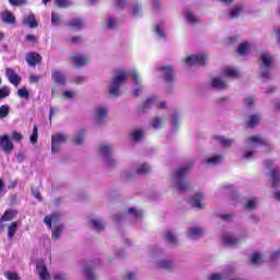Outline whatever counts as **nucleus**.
Listing matches in <instances>:
<instances>
[{"mask_svg": "<svg viewBox=\"0 0 280 280\" xmlns=\"http://www.w3.org/2000/svg\"><path fill=\"white\" fill-rule=\"evenodd\" d=\"M61 20H60V15H58V13H51V25H60Z\"/></svg>", "mask_w": 280, "mask_h": 280, "instance_id": "864d4df0", "label": "nucleus"}, {"mask_svg": "<svg viewBox=\"0 0 280 280\" xmlns=\"http://www.w3.org/2000/svg\"><path fill=\"white\" fill-rule=\"evenodd\" d=\"M261 145H266V140H264V138L260 136H253L247 138L246 147L250 148L252 150L245 151L243 153V159L250 161V159L255 156V150H257V148H261Z\"/></svg>", "mask_w": 280, "mask_h": 280, "instance_id": "7ed1b4c3", "label": "nucleus"}, {"mask_svg": "<svg viewBox=\"0 0 280 280\" xmlns=\"http://www.w3.org/2000/svg\"><path fill=\"white\" fill-rule=\"evenodd\" d=\"M56 4L59 8H69V5H72L73 2L71 0H56Z\"/></svg>", "mask_w": 280, "mask_h": 280, "instance_id": "09e8293b", "label": "nucleus"}, {"mask_svg": "<svg viewBox=\"0 0 280 280\" xmlns=\"http://www.w3.org/2000/svg\"><path fill=\"white\" fill-rule=\"evenodd\" d=\"M22 23H23V25H28V27H31V30L38 27V22H36V16L34 15V13H31V14L24 16Z\"/></svg>", "mask_w": 280, "mask_h": 280, "instance_id": "b1692460", "label": "nucleus"}, {"mask_svg": "<svg viewBox=\"0 0 280 280\" xmlns=\"http://www.w3.org/2000/svg\"><path fill=\"white\" fill-rule=\"evenodd\" d=\"M85 275L88 280H95V275H93V270L91 268L85 269Z\"/></svg>", "mask_w": 280, "mask_h": 280, "instance_id": "680f3d73", "label": "nucleus"}, {"mask_svg": "<svg viewBox=\"0 0 280 280\" xmlns=\"http://www.w3.org/2000/svg\"><path fill=\"white\" fill-rule=\"evenodd\" d=\"M51 78H52V81L56 84H59L60 86H65V84H67V75L65 74V72H62V70H58V69L52 70Z\"/></svg>", "mask_w": 280, "mask_h": 280, "instance_id": "ddd939ff", "label": "nucleus"}, {"mask_svg": "<svg viewBox=\"0 0 280 280\" xmlns=\"http://www.w3.org/2000/svg\"><path fill=\"white\" fill-rule=\"evenodd\" d=\"M10 115V106L1 105L0 106V119H5Z\"/></svg>", "mask_w": 280, "mask_h": 280, "instance_id": "ea45409f", "label": "nucleus"}, {"mask_svg": "<svg viewBox=\"0 0 280 280\" xmlns=\"http://www.w3.org/2000/svg\"><path fill=\"white\" fill-rule=\"evenodd\" d=\"M215 140L221 143L224 148H229L233 143V140L225 138L224 136H217Z\"/></svg>", "mask_w": 280, "mask_h": 280, "instance_id": "c9c22d12", "label": "nucleus"}, {"mask_svg": "<svg viewBox=\"0 0 280 280\" xmlns=\"http://www.w3.org/2000/svg\"><path fill=\"white\" fill-rule=\"evenodd\" d=\"M155 261L158 264V267L159 268H163L164 270H170V268H172V266H173L172 260H159V259H155Z\"/></svg>", "mask_w": 280, "mask_h": 280, "instance_id": "e433bc0d", "label": "nucleus"}, {"mask_svg": "<svg viewBox=\"0 0 280 280\" xmlns=\"http://www.w3.org/2000/svg\"><path fill=\"white\" fill-rule=\"evenodd\" d=\"M75 145H81V143H84V130H81L77 137L74 138Z\"/></svg>", "mask_w": 280, "mask_h": 280, "instance_id": "49530a36", "label": "nucleus"}, {"mask_svg": "<svg viewBox=\"0 0 280 280\" xmlns=\"http://www.w3.org/2000/svg\"><path fill=\"white\" fill-rule=\"evenodd\" d=\"M40 80V77L33 74L30 77V82L31 84H36V82H38Z\"/></svg>", "mask_w": 280, "mask_h": 280, "instance_id": "774afa93", "label": "nucleus"}, {"mask_svg": "<svg viewBox=\"0 0 280 280\" xmlns=\"http://www.w3.org/2000/svg\"><path fill=\"white\" fill-rule=\"evenodd\" d=\"M18 96L21 97L22 100H30V92L27 91L26 88H22L18 90Z\"/></svg>", "mask_w": 280, "mask_h": 280, "instance_id": "c03bdc74", "label": "nucleus"}, {"mask_svg": "<svg viewBox=\"0 0 280 280\" xmlns=\"http://www.w3.org/2000/svg\"><path fill=\"white\" fill-rule=\"evenodd\" d=\"M59 220H60V215H58L57 213L47 215L44 219V222L48 229H51L52 224L55 226L51 234L52 240H60V235H62V231H65V225H62L61 223H58Z\"/></svg>", "mask_w": 280, "mask_h": 280, "instance_id": "20e7f679", "label": "nucleus"}, {"mask_svg": "<svg viewBox=\"0 0 280 280\" xmlns=\"http://www.w3.org/2000/svg\"><path fill=\"white\" fill-rule=\"evenodd\" d=\"M222 242L225 246H237L240 244V238L234 237L231 233H224L222 235Z\"/></svg>", "mask_w": 280, "mask_h": 280, "instance_id": "4468645a", "label": "nucleus"}, {"mask_svg": "<svg viewBox=\"0 0 280 280\" xmlns=\"http://www.w3.org/2000/svg\"><path fill=\"white\" fill-rule=\"evenodd\" d=\"M150 172H151V167L145 163L137 164L135 166L136 174H150Z\"/></svg>", "mask_w": 280, "mask_h": 280, "instance_id": "c85d7f7f", "label": "nucleus"}, {"mask_svg": "<svg viewBox=\"0 0 280 280\" xmlns=\"http://www.w3.org/2000/svg\"><path fill=\"white\" fill-rule=\"evenodd\" d=\"M185 16L188 25H198L200 19L189 9H186Z\"/></svg>", "mask_w": 280, "mask_h": 280, "instance_id": "5701e85b", "label": "nucleus"}, {"mask_svg": "<svg viewBox=\"0 0 280 280\" xmlns=\"http://www.w3.org/2000/svg\"><path fill=\"white\" fill-rule=\"evenodd\" d=\"M117 26V20H115V18H113V16H109L108 19H107V27L109 28V30H113L114 27H116Z\"/></svg>", "mask_w": 280, "mask_h": 280, "instance_id": "4d7b16f0", "label": "nucleus"}, {"mask_svg": "<svg viewBox=\"0 0 280 280\" xmlns=\"http://www.w3.org/2000/svg\"><path fill=\"white\" fill-rule=\"evenodd\" d=\"M243 12H244V4H236L230 10L228 16L229 19H237V16H240Z\"/></svg>", "mask_w": 280, "mask_h": 280, "instance_id": "393cba45", "label": "nucleus"}, {"mask_svg": "<svg viewBox=\"0 0 280 280\" xmlns=\"http://www.w3.org/2000/svg\"><path fill=\"white\" fill-rule=\"evenodd\" d=\"M186 67H205L207 65V55L197 54L188 56L184 60Z\"/></svg>", "mask_w": 280, "mask_h": 280, "instance_id": "423d86ee", "label": "nucleus"}, {"mask_svg": "<svg viewBox=\"0 0 280 280\" xmlns=\"http://www.w3.org/2000/svg\"><path fill=\"white\" fill-rule=\"evenodd\" d=\"M266 261V258L260 253H255L252 255V264L254 266H259V264H264Z\"/></svg>", "mask_w": 280, "mask_h": 280, "instance_id": "72a5a7b5", "label": "nucleus"}, {"mask_svg": "<svg viewBox=\"0 0 280 280\" xmlns=\"http://www.w3.org/2000/svg\"><path fill=\"white\" fill-rule=\"evenodd\" d=\"M71 61L75 67H84V65H89L90 59L84 55H73Z\"/></svg>", "mask_w": 280, "mask_h": 280, "instance_id": "f3484780", "label": "nucleus"}, {"mask_svg": "<svg viewBox=\"0 0 280 280\" xmlns=\"http://www.w3.org/2000/svg\"><path fill=\"white\" fill-rule=\"evenodd\" d=\"M12 139H13V141H22L23 135L21 132L13 131L12 132Z\"/></svg>", "mask_w": 280, "mask_h": 280, "instance_id": "e2e57ef3", "label": "nucleus"}, {"mask_svg": "<svg viewBox=\"0 0 280 280\" xmlns=\"http://www.w3.org/2000/svg\"><path fill=\"white\" fill-rule=\"evenodd\" d=\"M155 33L158 34V36H160V38H165V32L163 31V24H158L155 26Z\"/></svg>", "mask_w": 280, "mask_h": 280, "instance_id": "5fc2aeb1", "label": "nucleus"}, {"mask_svg": "<svg viewBox=\"0 0 280 280\" xmlns=\"http://www.w3.org/2000/svg\"><path fill=\"white\" fill-rule=\"evenodd\" d=\"M203 199H205V194L198 192L196 196H194L190 199L191 207H195V209H202L205 206L200 201H202Z\"/></svg>", "mask_w": 280, "mask_h": 280, "instance_id": "412c9836", "label": "nucleus"}, {"mask_svg": "<svg viewBox=\"0 0 280 280\" xmlns=\"http://www.w3.org/2000/svg\"><path fill=\"white\" fill-rule=\"evenodd\" d=\"M223 78H240V71L232 67H226L222 71Z\"/></svg>", "mask_w": 280, "mask_h": 280, "instance_id": "a878e982", "label": "nucleus"}, {"mask_svg": "<svg viewBox=\"0 0 280 280\" xmlns=\"http://www.w3.org/2000/svg\"><path fill=\"white\" fill-rule=\"evenodd\" d=\"M5 74L9 78V82H11V84L14 86H19V84H21V77H19V74H16L12 68H8L5 70Z\"/></svg>", "mask_w": 280, "mask_h": 280, "instance_id": "dca6fc26", "label": "nucleus"}, {"mask_svg": "<svg viewBox=\"0 0 280 280\" xmlns=\"http://www.w3.org/2000/svg\"><path fill=\"white\" fill-rule=\"evenodd\" d=\"M10 96V88L3 86L0 89V100H4V97Z\"/></svg>", "mask_w": 280, "mask_h": 280, "instance_id": "8fccbe9b", "label": "nucleus"}, {"mask_svg": "<svg viewBox=\"0 0 280 280\" xmlns=\"http://www.w3.org/2000/svg\"><path fill=\"white\" fill-rule=\"evenodd\" d=\"M164 237L167 244H172V245L178 244V237L173 231H166L164 234Z\"/></svg>", "mask_w": 280, "mask_h": 280, "instance_id": "c756f323", "label": "nucleus"}, {"mask_svg": "<svg viewBox=\"0 0 280 280\" xmlns=\"http://www.w3.org/2000/svg\"><path fill=\"white\" fill-rule=\"evenodd\" d=\"M264 165H265V167H267V170H269V174L272 178V186L277 187V183H279V180H280L279 168H277V166H275V163L272 162V160L265 161Z\"/></svg>", "mask_w": 280, "mask_h": 280, "instance_id": "1a4fd4ad", "label": "nucleus"}, {"mask_svg": "<svg viewBox=\"0 0 280 280\" xmlns=\"http://www.w3.org/2000/svg\"><path fill=\"white\" fill-rule=\"evenodd\" d=\"M143 137V131L141 130H135L132 133H131V139L133 141H140V139Z\"/></svg>", "mask_w": 280, "mask_h": 280, "instance_id": "3c124183", "label": "nucleus"}, {"mask_svg": "<svg viewBox=\"0 0 280 280\" xmlns=\"http://www.w3.org/2000/svg\"><path fill=\"white\" fill-rule=\"evenodd\" d=\"M155 102H156V96H151L147 98L144 103V108H150V106H152V104H154Z\"/></svg>", "mask_w": 280, "mask_h": 280, "instance_id": "bf43d9fd", "label": "nucleus"}, {"mask_svg": "<svg viewBox=\"0 0 280 280\" xmlns=\"http://www.w3.org/2000/svg\"><path fill=\"white\" fill-rule=\"evenodd\" d=\"M222 155H213L209 159L202 160L201 163L202 165H220V162L223 161Z\"/></svg>", "mask_w": 280, "mask_h": 280, "instance_id": "bb28decb", "label": "nucleus"}, {"mask_svg": "<svg viewBox=\"0 0 280 280\" xmlns=\"http://www.w3.org/2000/svg\"><path fill=\"white\" fill-rule=\"evenodd\" d=\"M11 5H25L27 3V0H9Z\"/></svg>", "mask_w": 280, "mask_h": 280, "instance_id": "0e129e2a", "label": "nucleus"}, {"mask_svg": "<svg viewBox=\"0 0 280 280\" xmlns=\"http://www.w3.org/2000/svg\"><path fill=\"white\" fill-rule=\"evenodd\" d=\"M4 276H5V279L8 280H21V277H19V273L14 271H7Z\"/></svg>", "mask_w": 280, "mask_h": 280, "instance_id": "a18cd8bd", "label": "nucleus"}, {"mask_svg": "<svg viewBox=\"0 0 280 280\" xmlns=\"http://www.w3.org/2000/svg\"><path fill=\"white\" fill-rule=\"evenodd\" d=\"M139 12H141V8H139V4H136L132 8L131 14H132V16H139Z\"/></svg>", "mask_w": 280, "mask_h": 280, "instance_id": "338daca9", "label": "nucleus"}, {"mask_svg": "<svg viewBox=\"0 0 280 280\" xmlns=\"http://www.w3.org/2000/svg\"><path fill=\"white\" fill-rule=\"evenodd\" d=\"M233 272H235V268H228L226 272H223V273H211L208 277V280H225V279H229V277L231 275H233Z\"/></svg>", "mask_w": 280, "mask_h": 280, "instance_id": "2eb2a0df", "label": "nucleus"}, {"mask_svg": "<svg viewBox=\"0 0 280 280\" xmlns=\"http://www.w3.org/2000/svg\"><path fill=\"white\" fill-rule=\"evenodd\" d=\"M166 82H172L174 80V68L172 66H165L159 69Z\"/></svg>", "mask_w": 280, "mask_h": 280, "instance_id": "a211bd4d", "label": "nucleus"}, {"mask_svg": "<svg viewBox=\"0 0 280 280\" xmlns=\"http://www.w3.org/2000/svg\"><path fill=\"white\" fill-rule=\"evenodd\" d=\"M77 95L78 94L74 91L67 90L63 92V97H66V100H75Z\"/></svg>", "mask_w": 280, "mask_h": 280, "instance_id": "603ef678", "label": "nucleus"}, {"mask_svg": "<svg viewBox=\"0 0 280 280\" xmlns=\"http://www.w3.org/2000/svg\"><path fill=\"white\" fill-rule=\"evenodd\" d=\"M130 75L137 86L141 84V80L139 79V72L137 70H131Z\"/></svg>", "mask_w": 280, "mask_h": 280, "instance_id": "de8ad7c7", "label": "nucleus"}, {"mask_svg": "<svg viewBox=\"0 0 280 280\" xmlns=\"http://www.w3.org/2000/svg\"><path fill=\"white\" fill-rule=\"evenodd\" d=\"M100 153L102 154V156H104L107 165H110V163H113V145L108 143L101 144Z\"/></svg>", "mask_w": 280, "mask_h": 280, "instance_id": "9b49d317", "label": "nucleus"}, {"mask_svg": "<svg viewBox=\"0 0 280 280\" xmlns=\"http://www.w3.org/2000/svg\"><path fill=\"white\" fill-rule=\"evenodd\" d=\"M253 47V44L248 43V42H245L243 44H241L238 46V49H237V52L241 55V56H246V54H248V51H250V48Z\"/></svg>", "mask_w": 280, "mask_h": 280, "instance_id": "2f4dec72", "label": "nucleus"}, {"mask_svg": "<svg viewBox=\"0 0 280 280\" xmlns=\"http://www.w3.org/2000/svg\"><path fill=\"white\" fill-rule=\"evenodd\" d=\"M129 214L136 218L137 220H141V218H143V212L135 208L129 209Z\"/></svg>", "mask_w": 280, "mask_h": 280, "instance_id": "79ce46f5", "label": "nucleus"}, {"mask_svg": "<svg viewBox=\"0 0 280 280\" xmlns=\"http://www.w3.org/2000/svg\"><path fill=\"white\" fill-rule=\"evenodd\" d=\"M30 141L33 144L38 142V126L36 125L33 127V133L30 137Z\"/></svg>", "mask_w": 280, "mask_h": 280, "instance_id": "37998d69", "label": "nucleus"}, {"mask_svg": "<svg viewBox=\"0 0 280 280\" xmlns=\"http://www.w3.org/2000/svg\"><path fill=\"white\" fill-rule=\"evenodd\" d=\"M107 118H108V107L100 105L94 108L93 119L96 126H102V124H105Z\"/></svg>", "mask_w": 280, "mask_h": 280, "instance_id": "0eeeda50", "label": "nucleus"}, {"mask_svg": "<svg viewBox=\"0 0 280 280\" xmlns=\"http://www.w3.org/2000/svg\"><path fill=\"white\" fill-rule=\"evenodd\" d=\"M212 86L213 89H218L222 91V89H226V81L223 78H214L212 79Z\"/></svg>", "mask_w": 280, "mask_h": 280, "instance_id": "cd10ccee", "label": "nucleus"}, {"mask_svg": "<svg viewBox=\"0 0 280 280\" xmlns=\"http://www.w3.org/2000/svg\"><path fill=\"white\" fill-rule=\"evenodd\" d=\"M259 60L262 65L260 72L261 78H270V67H272V62H275V57H272L268 51H262Z\"/></svg>", "mask_w": 280, "mask_h": 280, "instance_id": "39448f33", "label": "nucleus"}, {"mask_svg": "<svg viewBox=\"0 0 280 280\" xmlns=\"http://www.w3.org/2000/svg\"><path fill=\"white\" fill-rule=\"evenodd\" d=\"M194 167V162L186 163L185 166L176 170L171 177V187L172 189H176V191L183 192L190 189L189 182L185 179V176L189 170Z\"/></svg>", "mask_w": 280, "mask_h": 280, "instance_id": "f257e3e1", "label": "nucleus"}, {"mask_svg": "<svg viewBox=\"0 0 280 280\" xmlns=\"http://www.w3.org/2000/svg\"><path fill=\"white\" fill-rule=\"evenodd\" d=\"M68 25L70 27H73V30H82V27H84V24L82 23V20L80 19H74V20H71Z\"/></svg>", "mask_w": 280, "mask_h": 280, "instance_id": "4c0bfd02", "label": "nucleus"}, {"mask_svg": "<svg viewBox=\"0 0 280 280\" xmlns=\"http://www.w3.org/2000/svg\"><path fill=\"white\" fill-rule=\"evenodd\" d=\"M90 224L92 225V229H94V231L104 230V221H102V219H92L90 221Z\"/></svg>", "mask_w": 280, "mask_h": 280, "instance_id": "473e14b6", "label": "nucleus"}, {"mask_svg": "<svg viewBox=\"0 0 280 280\" xmlns=\"http://www.w3.org/2000/svg\"><path fill=\"white\" fill-rule=\"evenodd\" d=\"M203 234L205 230L199 226L190 228L187 233L189 240H198V237H202Z\"/></svg>", "mask_w": 280, "mask_h": 280, "instance_id": "6ab92c4d", "label": "nucleus"}, {"mask_svg": "<svg viewBox=\"0 0 280 280\" xmlns=\"http://www.w3.org/2000/svg\"><path fill=\"white\" fill-rule=\"evenodd\" d=\"M40 60H43V57H40V55L36 52H31L26 55V62L27 65H30V67H36V65H38Z\"/></svg>", "mask_w": 280, "mask_h": 280, "instance_id": "4be33fe9", "label": "nucleus"}, {"mask_svg": "<svg viewBox=\"0 0 280 280\" xmlns=\"http://www.w3.org/2000/svg\"><path fill=\"white\" fill-rule=\"evenodd\" d=\"M259 124V115H252L247 121L248 128H255Z\"/></svg>", "mask_w": 280, "mask_h": 280, "instance_id": "58836bf2", "label": "nucleus"}, {"mask_svg": "<svg viewBox=\"0 0 280 280\" xmlns=\"http://www.w3.org/2000/svg\"><path fill=\"white\" fill-rule=\"evenodd\" d=\"M161 126H163V118L161 117L155 118L152 122V128H155V130H159Z\"/></svg>", "mask_w": 280, "mask_h": 280, "instance_id": "6e6d98bb", "label": "nucleus"}, {"mask_svg": "<svg viewBox=\"0 0 280 280\" xmlns=\"http://www.w3.org/2000/svg\"><path fill=\"white\" fill-rule=\"evenodd\" d=\"M36 271L40 280H51V275L47 271V266L43 260L36 262Z\"/></svg>", "mask_w": 280, "mask_h": 280, "instance_id": "f8f14e48", "label": "nucleus"}, {"mask_svg": "<svg viewBox=\"0 0 280 280\" xmlns=\"http://www.w3.org/2000/svg\"><path fill=\"white\" fill-rule=\"evenodd\" d=\"M84 39H82V37L78 36V37H72L70 39L72 45H80V43H83Z\"/></svg>", "mask_w": 280, "mask_h": 280, "instance_id": "69168bd1", "label": "nucleus"}, {"mask_svg": "<svg viewBox=\"0 0 280 280\" xmlns=\"http://www.w3.org/2000/svg\"><path fill=\"white\" fill-rule=\"evenodd\" d=\"M62 143H67V135L55 133L51 136V154H58Z\"/></svg>", "mask_w": 280, "mask_h": 280, "instance_id": "6e6552de", "label": "nucleus"}, {"mask_svg": "<svg viewBox=\"0 0 280 280\" xmlns=\"http://www.w3.org/2000/svg\"><path fill=\"white\" fill-rule=\"evenodd\" d=\"M0 148L4 154H10L14 150V143L10 140V136L4 135L0 137Z\"/></svg>", "mask_w": 280, "mask_h": 280, "instance_id": "9d476101", "label": "nucleus"}, {"mask_svg": "<svg viewBox=\"0 0 280 280\" xmlns=\"http://www.w3.org/2000/svg\"><path fill=\"white\" fill-rule=\"evenodd\" d=\"M0 19L3 23H7L8 25H14V23H16V18L14 16V14L8 10L3 11L0 14Z\"/></svg>", "mask_w": 280, "mask_h": 280, "instance_id": "aec40b11", "label": "nucleus"}, {"mask_svg": "<svg viewBox=\"0 0 280 280\" xmlns=\"http://www.w3.org/2000/svg\"><path fill=\"white\" fill-rule=\"evenodd\" d=\"M19 229V224L16 222H12L8 228V237L9 240H14V235H16V231Z\"/></svg>", "mask_w": 280, "mask_h": 280, "instance_id": "f704fd0d", "label": "nucleus"}, {"mask_svg": "<svg viewBox=\"0 0 280 280\" xmlns=\"http://www.w3.org/2000/svg\"><path fill=\"white\" fill-rule=\"evenodd\" d=\"M257 205H259L257 198H252L247 201L246 209H248V211H253V209H257Z\"/></svg>", "mask_w": 280, "mask_h": 280, "instance_id": "a19ab883", "label": "nucleus"}, {"mask_svg": "<svg viewBox=\"0 0 280 280\" xmlns=\"http://www.w3.org/2000/svg\"><path fill=\"white\" fill-rule=\"evenodd\" d=\"M163 255V249L161 248H156L153 252H151V257H153V259H159V257H161Z\"/></svg>", "mask_w": 280, "mask_h": 280, "instance_id": "13d9d810", "label": "nucleus"}, {"mask_svg": "<svg viewBox=\"0 0 280 280\" xmlns=\"http://www.w3.org/2000/svg\"><path fill=\"white\" fill-rule=\"evenodd\" d=\"M126 80H128L126 70L117 71L109 84V95H113V97H119L120 89L126 83Z\"/></svg>", "mask_w": 280, "mask_h": 280, "instance_id": "f03ea898", "label": "nucleus"}, {"mask_svg": "<svg viewBox=\"0 0 280 280\" xmlns=\"http://www.w3.org/2000/svg\"><path fill=\"white\" fill-rule=\"evenodd\" d=\"M52 279H54V280H68L69 278L67 277L66 273L58 272V273H55V275L52 276Z\"/></svg>", "mask_w": 280, "mask_h": 280, "instance_id": "052dcab7", "label": "nucleus"}, {"mask_svg": "<svg viewBox=\"0 0 280 280\" xmlns=\"http://www.w3.org/2000/svg\"><path fill=\"white\" fill-rule=\"evenodd\" d=\"M16 213H18L16 210L9 209V210L4 211L0 221L2 220V222H10V221L14 220V218H16Z\"/></svg>", "mask_w": 280, "mask_h": 280, "instance_id": "7c9ffc66", "label": "nucleus"}]
</instances>
